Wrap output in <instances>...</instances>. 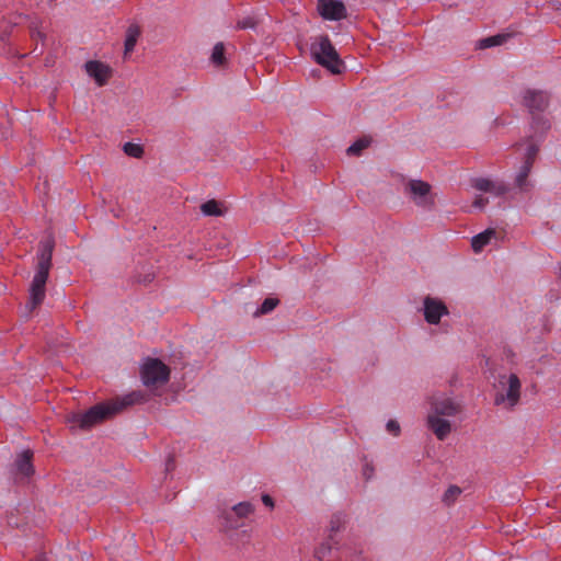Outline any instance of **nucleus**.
Masks as SVG:
<instances>
[{"label": "nucleus", "instance_id": "29", "mask_svg": "<svg viewBox=\"0 0 561 561\" xmlns=\"http://www.w3.org/2000/svg\"><path fill=\"white\" fill-rule=\"evenodd\" d=\"M387 430L392 433L393 435H398L400 432V425L397 421L390 420L387 423Z\"/></svg>", "mask_w": 561, "mask_h": 561}, {"label": "nucleus", "instance_id": "22", "mask_svg": "<svg viewBox=\"0 0 561 561\" xmlns=\"http://www.w3.org/2000/svg\"><path fill=\"white\" fill-rule=\"evenodd\" d=\"M278 302L279 300L277 298H266L261 305V307L254 312V316L259 317L271 312L278 305Z\"/></svg>", "mask_w": 561, "mask_h": 561}, {"label": "nucleus", "instance_id": "3", "mask_svg": "<svg viewBox=\"0 0 561 561\" xmlns=\"http://www.w3.org/2000/svg\"><path fill=\"white\" fill-rule=\"evenodd\" d=\"M405 193L413 203L420 207L432 209L435 206V198L432 194V186L422 180H410L405 184Z\"/></svg>", "mask_w": 561, "mask_h": 561}, {"label": "nucleus", "instance_id": "11", "mask_svg": "<svg viewBox=\"0 0 561 561\" xmlns=\"http://www.w3.org/2000/svg\"><path fill=\"white\" fill-rule=\"evenodd\" d=\"M459 412V407L449 398L437 397L432 401V408L428 414L437 416H454Z\"/></svg>", "mask_w": 561, "mask_h": 561}, {"label": "nucleus", "instance_id": "19", "mask_svg": "<svg viewBox=\"0 0 561 561\" xmlns=\"http://www.w3.org/2000/svg\"><path fill=\"white\" fill-rule=\"evenodd\" d=\"M201 210L206 216H220L222 215V210L220 208V205L217 201L210 199L206 203L202 204Z\"/></svg>", "mask_w": 561, "mask_h": 561}, {"label": "nucleus", "instance_id": "7", "mask_svg": "<svg viewBox=\"0 0 561 561\" xmlns=\"http://www.w3.org/2000/svg\"><path fill=\"white\" fill-rule=\"evenodd\" d=\"M317 10L324 20L339 21L346 18V8L337 0H318Z\"/></svg>", "mask_w": 561, "mask_h": 561}, {"label": "nucleus", "instance_id": "30", "mask_svg": "<svg viewBox=\"0 0 561 561\" xmlns=\"http://www.w3.org/2000/svg\"><path fill=\"white\" fill-rule=\"evenodd\" d=\"M489 203L488 198H484L482 196H478L474 202H473V206L477 207V208H484L485 205Z\"/></svg>", "mask_w": 561, "mask_h": 561}, {"label": "nucleus", "instance_id": "17", "mask_svg": "<svg viewBox=\"0 0 561 561\" xmlns=\"http://www.w3.org/2000/svg\"><path fill=\"white\" fill-rule=\"evenodd\" d=\"M495 230L486 229L485 231L474 236L471 240V247L474 252H480L494 238Z\"/></svg>", "mask_w": 561, "mask_h": 561}, {"label": "nucleus", "instance_id": "15", "mask_svg": "<svg viewBox=\"0 0 561 561\" xmlns=\"http://www.w3.org/2000/svg\"><path fill=\"white\" fill-rule=\"evenodd\" d=\"M473 186L476 190L481 192H490L495 195H502L506 192L505 186L497 185L494 182L488 180V179H477L473 182Z\"/></svg>", "mask_w": 561, "mask_h": 561}, {"label": "nucleus", "instance_id": "5", "mask_svg": "<svg viewBox=\"0 0 561 561\" xmlns=\"http://www.w3.org/2000/svg\"><path fill=\"white\" fill-rule=\"evenodd\" d=\"M503 392L495 397V404L506 403L510 408L515 407L520 398V381L517 375H502L499 380Z\"/></svg>", "mask_w": 561, "mask_h": 561}, {"label": "nucleus", "instance_id": "6", "mask_svg": "<svg viewBox=\"0 0 561 561\" xmlns=\"http://www.w3.org/2000/svg\"><path fill=\"white\" fill-rule=\"evenodd\" d=\"M49 267L37 265L36 273L30 286V299L26 307L34 310L45 298V286L48 279Z\"/></svg>", "mask_w": 561, "mask_h": 561}, {"label": "nucleus", "instance_id": "31", "mask_svg": "<svg viewBox=\"0 0 561 561\" xmlns=\"http://www.w3.org/2000/svg\"><path fill=\"white\" fill-rule=\"evenodd\" d=\"M262 501L263 503L266 505V506H270V507H273L274 506V502L272 500V497L270 495H263L262 496Z\"/></svg>", "mask_w": 561, "mask_h": 561}, {"label": "nucleus", "instance_id": "32", "mask_svg": "<svg viewBox=\"0 0 561 561\" xmlns=\"http://www.w3.org/2000/svg\"><path fill=\"white\" fill-rule=\"evenodd\" d=\"M541 124H542V129L549 128V123L547 121H542Z\"/></svg>", "mask_w": 561, "mask_h": 561}, {"label": "nucleus", "instance_id": "25", "mask_svg": "<svg viewBox=\"0 0 561 561\" xmlns=\"http://www.w3.org/2000/svg\"><path fill=\"white\" fill-rule=\"evenodd\" d=\"M538 149L539 147L537 142L528 140L525 148V161H531V163H534Z\"/></svg>", "mask_w": 561, "mask_h": 561}, {"label": "nucleus", "instance_id": "24", "mask_svg": "<svg viewBox=\"0 0 561 561\" xmlns=\"http://www.w3.org/2000/svg\"><path fill=\"white\" fill-rule=\"evenodd\" d=\"M124 152L133 158H141L144 154V148L134 142H126L123 147Z\"/></svg>", "mask_w": 561, "mask_h": 561}, {"label": "nucleus", "instance_id": "28", "mask_svg": "<svg viewBox=\"0 0 561 561\" xmlns=\"http://www.w3.org/2000/svg\"><path fill=\"white\" fill-rule=\"evenodd\" d=\"M256 25V21L252 16H247L238 21L237 27L240 30L253 28Z\"/></svg>", "mask_w": 561, "mask_h": 561}, {"label": "nucleus", "instance_id": "14", "mask_svg": "<svg viewBox=\"0 0 561 561\" xmlns=\"http://www.w3.org/2000/svg\"><path fill=\"white\" fill-rule=\"evenodd\" d=\"M31 458L32 453L30 450H24L16 460L18 473L23 478L30 477L34 471Z\"/></svg>", "mask_w": 561, "mask_h": 561}, {"label": "nucleus", "instance_id": "23", "mask_svg": "<svg viewBox=\"0 0 561 561\" xmlns=\"http://www.w3.org/2000/svg\"><path fill=\"white\" fill-rule=\"evenodd\" d=\"M507 37H508V35H501V34L486 37L480 42V47L489 48V47L502 45L507 39Z\"/></svg>", "mask_w": 561, "mask_h": 561}, {"label": "nucleus", "instance_id": "21", "mask_svg": "<svg viewBox=\"0 0 561 561\" xmlns=\"http://www.w3.org/2000/svg\"><path fill=\"white\" fill-rule=\"evenodd\" d=\"M370 144L369 138H362L356 140L353 145H351L346 152L351 156H357L364 149H366Z\"/></svg>", "mask_w": 561, "mask_h": 561}, {"label": "nucleus", "instance_id": "20", "mask_svg": "<svg viewBox=\"0 0 561 561\" xmlns=\"http://www.w3.org/2000/svg\"><path fill=\"white\" fill-rule=\"evenodd\" d=\"M210 59L217 66L225 64V46L222 43H217L214 46Z\"/></svg>", "mask_w": 561, "mask_h": 561}, {"label": "nucleus", "instance_id": "4", "mask_svg": "<svg viewBox=\"0 0 561 561\" xmlns=\"http://www.w3.org/2000/svg\"><path fill=\"white\" fill-rule=\"evenodd\" d=\"M170 370L159 359H147L141 367V378L147 387H157L165 383L169 379Z\"/></svg>", "mask_w": 561, "mask_h": 561}, {"label": "nucleus", "instance_id": "2", "mask_svg": "<svg viewBox=\"0 0 561 561\" xmlns=\"http://www.w3.org/2000/svg\"><path fill=\"white\" fill-rule=\"evenodd\" d=\"M310 50L311 56L319 65L334 75L341 72L342 60L328 36H318L311 44Z\"/></svg>", "mask_w": 561, "mask_h": 561}, {"label": "nucleus", "instance_id": "1", "mask_svg": "<svg viewBox=\"0 0 561 561\" xmlns=\"http://www.w3.org/2000/svg\"><path fill=\"white\" fill-rule=\"evenodd\" d=\"M141 400L142 396L139 392H130L123 397H117L110 402L96 404L83 414H71L68 417V422L72 427L77 426L81 430H88Z\"/></svg>", "mask_w": 561, "mask_h": 561}, {"label": "nucleus", "instance_id": "12", "mask_svg": "<svg viewBox=\"0 0 561 561\" xmlns=\"http://www.w3.org/2000/svg\"><path fill=\"white\" fill-rule=\"evenodd\" d=\"M427 426L440 440H444L451 432L450 422L446 419H443L442 416H437L436 414L427 415Z\"/></svg>", "mask_w": 561, "mask_h": 561}, {"label": "nucleus", "instance_id": "13", "mask_svg": "<svg viewBox=\"0 0 561 561\" xmlns=\"http://www.w3.org/2000/svg\"><path fill=\"white\" fill-rule=\"evenodd\" d=\"M140 36V28L136 24H131L126 30V36H125V43H124V57L130 55V53L134 50L137 41Z\"/></svg>", "mask_w": 561, "mask_h": 561}, {"label": "nucleus", "instance_id": "9", "mask_svg": "<svg viewBox=\"0 0 561 561\" xmlns=\"http://www.w3.org/2000/svg\"><path fill=\"white\" fill-rule=\"evenodd\" d=\"M448 313L445 304L436 298L424 299V318L431 324H437L440 318Z\"/></svg>", "mask_w": 561, "mask_h": 561}, {"label": "nucleus", "instance_id": "26", "mask_svg": "<svg viewBox=\"0 0 561 561\" xmlns=\"http://www.w3.org/2000/svg\"><path fill=\"white\" fill-rule=\"evenodd\" d=\"M232 510L239 517H247L253 512L252 505L248 502L239 503Z\"/></svg>", "mask_w": 561, "mask_h": 561}, {"label": "nucleus", "instance_id": "10", "mask_svg": "<svg viewBox=\"0 0 561 561\" xmlns=\"http://www.w3.org/2000/svg\"><path fill=\"white\" fill-rule=\"evenodd\" d=\"M84 69L87 73L93 78L100 87L104 85L112 76L111 67L98 60L87 61Z\"/></svg>", "mask_w": 561, "mask_h": 561}, {"label": "nucleus", "instance_id": "27", "mask_svg": "<svg viewBox=\"0 0 561 561\" xmlns=\"http://www.w3.org/2000/svg\"><path fill=\"white\" fill-rule=\"evenodd\" d=\"M460 493L461 490L458 486L453 485L448 488L447 491L444 493L443 501L449 505L458 497Z\"/></svg>", "mask_w": 561, "mask_h": 561}, {"label": "nucleus", "instance_id": "8", "mask_svg": "<svg viewBox=\"0 0 561 561\" xmlns=\"http://www.w3.org/2000/svg\"><path fill=\"white\" fill-rule=\"evenodd\" d=\"M524 105L535 116L543 112L549 105L547 93L540 90H527L524 94Z\"/></svg>", "mask_w": 561, "mask_h": 561}, {"label": "nucleus", "instance_id": "18", "mask_svg": "<svg viewBox=\"0 0 561 561\" xmlns=\"http://www.w3.org/2000/svg\"><path fill=\"white\" fill-rule=\"evenodd\" d=\"M531 167H533L531 161H524L523 165L520 167V169L516 175V179H515L516 185L522 190L527 185V178L530 173Z\"/></svg>", "mask_w": 561, "mask_h": 561}, {"label": "nucleus", "instance_id": "16", "mask_svg": "<svg viewBox=\"0 0 561 561\" xmlns=\"http://www.w3.org/2000/svg\"><path fill=\"white\" fill-rule=\"evenodd\" d=\"M53 249H54V240L50 237L41 243V253L38 256L37 265H41V266L44 265L45 267L50 268Z\"/></svg>", "mask_w": 561, "mask_h": 561}]
</instances>
